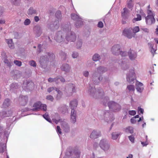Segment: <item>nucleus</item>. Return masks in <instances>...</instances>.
I'll return each mask as SVG.
<instances>
[{
    "label": "nucleus",
    "instance_id": "f257e3e1",
    "mask_svg": "<svg viewBox=\"0 0 158 158\" xmlns=\"http://www.w3.org/2000/svg\"><path fill=\"white\" fill-rule=\"evenodd\" d=\"M55 118L52 119V121L56 124H57L59 123H60L64 131L66 132H69V127L67 123L64 119L60 118L58 114H57ZM43 116L50 123H52V121L49 118L48 114L47 113H46Z\"/></svg>",
    "mask_w": 158,
    "mask_h": 158
},
{
    "label": "nucleus",
    "instance_id": "f03ea898",
    "mask_svg": "<svg viewBox=\"0 0 158 158\" xmlns=\"http://www.w3.org/2000/svg\"><path fill=\"white\" fill-rule=\"evenodd\" d=\"M107 71V68L102 66H100L97 68L92 75V79L93 83L96 85L98 84L102 79V77L100 76V75Z\"/></svg>",
    "mask_w": 158,
    "mask_h": 158
},
{
    "label": "nucleus",
    "instance_id": "7ed1b4c3",
    "mask_svg": "<svg viewBox=\"0 0 158 158\" xmlns=\"http://www.w3.org/2000/svg\"><path fill=\"white\" fill-rule=\"evenodd\" d=\"M54 58L55 55L52 53L47 52L44 53L40 58L39 62L41 67L44 69L47 66L48 60H53Z\"/></svg>",
    "mask_w": 158,
    "mask_h": 158
},
{
    "label": "nucleus",
    "instance_id": "20e7f679",
    "mask_svg": "<svg viewBox=\"0 0 158 158\" xmlns=\"http://www.w3.org/2000/svg\"><path fill=\"white\" fill-rule=\"evenodd\" d=\"M71 28L70 25H67L63 28V31L66 33L65 37L66 40L74 42L76 39L77 36L74 32L71 31Z\"/></svg>",
    "mask_w": 158,
    "mask_h": 158
},
{
    "label": "nucleus",
    "instance_id": "39448f33",
    "mask_svg": "<svg viewBox=\"0 0 158 158\" xmlns=\"http://www.w3.org/2000/svg\"><path fill=\"white\" fill-rule=\"evenodd\" d=\"M98 118L101 120H104L107 123H109L114 120L113 115L107 111H99L98 112Z\"/></svg>",
    "mask_w": 158,
    "mask_h": 158
},
{
    "label": "nucleus",
    "instance_id": "423d86ee",
    "mask_svg": "<svg viewBox=\"0 0 158 158\" xmlns=\"http://www.w3.org/2000/svg\"><path fill=\"white\" fill-rule=\"evenodd\" d=\"M88 93L91 96L94 98H97L102 95L104 94L103 90L101 89L96 90L95 87L90 86L88 89Z\"/></svg>",
    "mask_w": 158,
    "mask_h": 158
},
{
    "label": "nucleus",
    "instance_id": "0eeeda50",
    "mask_svg": "<svg viewBox=\"0 0 158 158\" xmlns=\"http://www.w3.org/2000/svg\"><path fill=\"white\" fill-rule=\"evenodd\" d=\"M70 106L71 109V121L73 123L76 122V112L74 110L77 105V100L76 99L71 101L70 103Z\"/></svg>",
    "mask_w": 158,
    "mask_h": 158
},
{
    "label": "nucleus",
    "instance_id": "6e6552de",
    "mask_svg": "<svg viewBox=\"0 0 158 158\" xmlns=\"http://www.w3.org/2000/svg\"><path fill=\"white\" fill-rule=\"evenodd\" d=\"M135 76L134 69L132 68L130 69L129 73L127 74V81L132 84L134 83L136 79Z\"/></svg>",
    "mask_w": 158,
    "mask_h": 158
},
{
    "label": "nucleus",
    "instance_id": "1a4fd4ad",
    "mask_svg": "<svg viewBox=\"0 0 158 158\" xmlns=\"http://www.w3.org/2000/svg\"><path fill=\"white\" fill-rule=\"evenodd\" d=\"M71 17L72 19L76 21V27L78 28L83 25V22L82 19L79 17L78 15L76 14H72Z\"/></svg>",
    "mask_w": 158,
    "mask_h": 158
},
{
    "label": "nucleus",
    "instance_id": "9d476101",
    "mask_svg": "<svg viewBox=\"0 0 158 158\" xmlns=\"http://www.w3.org/2000/svg\"><path fill=\"white\" fill-rule=\"evenodd\" d=\"M99 145L101 149L105 152L109 150L110 146L108 141L105 139H102L100 140Z\"/></svg>",
    "mask_w": 158,
    "mask_h": 158
},
{
    "label": "nucleus",
    "instance_id": "9b49d317",
    "mask_svg": "<svg viewBox=\"0 0 158 158\" xmlns=\"http://www.w3.org/2000/svg\"><path fill=\"white\" fill-rule=\"evenodd\" d=\"M34 108L32 109L33 111H38L42 110L46 111L47 110V106L44 104H42L40 102H38L34 103L33 105Z\"/></svg>",
    "mask_w": 158,
    "mask_h": 158
},
{
    "label": "nucleus",
    "instance_id": "f8f14e48",
    "mask_svg": "<svg viewBox=\"0 0 158 158\" xmlns=\"http://www.w3.org/2000/svg\"><path fill=\"white\" fill-rule=\"evenodd\" d=\"M109 109L114 112L119 111L121 109L120 106L117 103L112 101L109 102L108 103Z\"/></svg>",
    "mask_w": 158,
    "mask_h": 158
},
{
    "label": "nucleus",
    "instance_id": "ddd939ff",
    "mask_svg": "<svg viewBox=\"0 0 158 158\" xmlns=\"http://www.w3.org/2000/svg\"><path fill=\"white\" fill-rule=\"evenodd\" d=\"M80 152L78 151H75L72 154L70 152H66L64 158H80Z\"/></svg>",
    "mask_w": 158,
    "mask_h": 158
},
{
    "label": "nucleus",
    "instance_id": "4468645a",
    "mask_svg": "<svg viewBox=\"0 0 158 158\" xmlns=\"http://www.w3.org/2000/svg\"><path fill=\"white\" fill-rule=\"evenodd\" d=\"M63 30L57 32L54 37L55 40L57 42L60 43L63 42L64 39Z\"/></svg>",
    "mask_w": 158,
    "mask_h": 158
},
{
    "label": "nucleus",
    "instance_id": "2eb2a0df",
    "mask_svg": "<svg viewBox=\"0 0 158 158\" xmlns=\"http://www.w3.org/2000/svg\"><path fill=\"white\" fill-rule=\"evenodd\" d=\"M123 34L129 39L135 37L136 34H133L132 33L131 30L130 28L125 29L123 31Z\"/></svg>",
    "mask_w": 158,
    "mask_h": 158
},
{
    "label": "nucleus",
    "instance_id": "dca6fc26",
    "mask_svg": "<svg viewBox=\"0 0 158 158\" xmlns=\"http://www.w3.org/2000/svg\"><path fill=\"white\" fill-rule=\"evenodd\" d=\"M129 60L125 58H123L121 60H119L118 63L120 64L121 68L124 70L127 69L128 67V63Z\"/></svg>",
    "mask_w": 158,
    "mask_h": 158
},
{
    "label": "nucleus",
    "instance_id": "f3484780",
    "mask_svg": "<svg viewBox=\"0 0 158 158\" xmlns=\"http://www.w3.org/2000/svg\"><path fill=\"white\" fill-rule=\"evenodd\" d=\"M121 46L119 44H116L114 45L111 48L112 53L115 55H118L120 52Z\"/></svg>",
    "mask_w": 158,
    "mask_h": 158
},
{
    "label": "nucleus",
    "instance_id": "a211bd4d",
    "mask_svg": "<svg viewBox=\"0 0 158 158\" xmlns=\"http://www.w3.org/2000/svg\"><path fill=\"white\" fill-rule=\"evenodd\" d=\"M141 14L142 16H143L145 17V22L146 24L148 25H150L152 24L155 23L156 21L154 17H146V15L141 12Z\"/></svg>",
    "mask_w": 158,
    "mask_h": 158
},
{
    "label": "nucleus",
    "instance_id": "6ab92c4d",
    "mask_svg": "<svg viewBox=\"0 0 158 158\" xmlns=\"http://www.w3.org/2000/svg\"><path fill=\"white\" fill-rule=\"evenodd\" d=\"M48 81L49 82H55L56 83H58L60 81L61 82H64L65 81V79L61 76H58L55 78H49L48 79Z\"/></svg>",
    "mask_w": 158,
    "mask_h": 158
},
{
    "label": "nucleus",
    "instance_id": "aec40b11",
    "mask_svg": "<svg viewBox=\"0 0 158 158\" xmlns=\"http://www.w3.org/2000/svg\"><path fill=\"white\" fill-rule=\"evenodd\" d=\"M53 90H55L57 93L56 96V98L57 99H60L61 97L63 94L59 90V89L54 87H52L48 88L47 91L48 92L50 93Z\"/></svg>",
    "mask_w": 158,
    "mask_h": 158
},
{
    "label": "nucleus",
    "instance_id": "412c9836",
    "mask_svg": "<svg viewBox=\"0 0 158 158\" xmlns=\"http://www.w3.org/2000/svg\"><path fill=\"white\" fill-rule=\"evenodd\" d=\"M4 135H5V136L6 138V140L4 143H3L2 142V140H1V142L0 143V153H3L5 150L6 148V142L7 141V139L8 138V133H7V134H6V132H4Z\"/></svg>",
    "mask_w": 158,
    "mask_h": 158
},
{
    "label": "nucleus",
    "instance_id": "4be33fe9",
    "mask_svg": "<svg viewBox=\"0 0 158 158\" xmlns=\"http://www.w3.org/2000/svg\"><path fill=\"white\" fill-rule=\"evenodd\" d=\"M128 55L130 59L133 61L137 57V52L133 50H130L128 52Z\"/></svg>",
    "mask_w": 158,
    "mask_h": 158
},
{
    "label": "nucleus",
    "instance_id": "5701e85b",
    "mask_svg": "<svg viewBox=\"0 0 158 158\" xmlns=\"http://www.w3.org/2000/svg\"><path fill=\"white\" fill-rule=\"evenodd\" d=\"M28 101V97L27 96H20L19 98V104L22 106L25 105Z\"/></svg>",
    "mask_w": 158,
    "mask_h": 158
},
{
    "label": "nucleus",
    "instance_id": "b1692460",
    "mask_svg": "<svg viewBox=\"0 0 158 158\" xmlns=\"http://www.w3.org/2000/svg\"><path fill=\"white\" fill-rule=\"evenodd\" d=\"M101 135L100 131L94 130L90 135V137L92 139H95L100 137Z\"/></svg>",
    "mask_w": 158,
    "mask_h": 158
},
{
    "label": "nucleus",
    "instance_id": "393cba45",
    "mask_svg": "<svg viewBox=\"0 0 158 158\" xmlns=\"http://www.w3.org/2000/svg\"><path fill=\"white\" fill-rule=\"evenodd\" d=\"M34 31L37 37L40 36L42 33L41 27L39 25H37L34 27Z\"/></svg>",
    "mask_w": 158,
    "mask_h": 158
},
{
    "label": "nucleus",
    "instance_id": "a878e982",
    "mask_svg": "<svg viewBox=\"0 0 158 158\" xmlns=\"http://www.w3.org/2000/svg\"><path fill=\"white\" fill-rule=\"evenodd\" d=\"M59 21L56 20L55 22H53L50 25V28L52 31L57 29L59 27Z\"/></svg>",
    "mask_w": 158,
    "mask_h": 158
},
{
    "label": "nucleus",
    "instance_id": "bb28decb",
    "mask_svg": "<svg viewBox=\"0 0 158 158\" xmlns=\"http://www.w3.org/2000/svg\"><path fill=\"white\" fill-rule=\"evenodd\" d=\"M136 89L139 93H141L143 89V84L140 82L137 81L135 84Z\"/></svg>",
    "mask_w": 158,
    "mask_h": 158
},
{
    "label": "nucleus",
    "instance_id": "cd10ccee",
    "mask_svg": "<svg viewBox=\"0 0 158 158\" xmlns=\"http://www.w3.org/2000/svg\"><path fill=\"white\" fill-rule=\"evenodd\" d=\"M68 87V91L70 93V95H71L73 93L76 92V87H75V85L73 83L69 84Z\"/></svg>",
    "mask_w": 158,
    "mask_h": 158
},
{
    "label": "nucleus",
    "instance_id": "c85d7f7f",
    "mask_svg": "<svg viewBox=\"0 0 158 158\" xmlns=\"http://www.w3.org/2000/svg\"><path fill=\"white\" fill-rule=\"evenodd\" d=\"M130 11L126 7L124 8L121 11V15L123 19L127 18L129 13Z\"/></svg>",
    "mask_w": 158,
    "mask_h": 158
},
{
    "label": "nucleus",
    "instance_id": "c756f323",
    "mask_svg": "<svg viewBox=\"0 0 158 158\" xmlns=\"http://www.w3.org/2000/svg\"><path fill=\"white\" fill-rule=\"evenodd\" d=\"M14 112H13L12 110L8 111L6 112L5 111L1 112L0 113V117L1 118H3L9 116L12 114V113H13Z\"/></svg>",
    "mask_w": 158,
    "mask_h": 158
},
{
    "label": "nucleus",
    "instance_id": "7c9ffc66",
    "mask_svg": "<svg viewBox=\"0 0 158 158\" xmlns=\"http://www.w3.org/2000/svg\"><path fill=\"white\" fill-rule=\"evenodd\" d=\"M147 16L146 17H154L155 13L154 12L152 11V9L150 7V6L149 5L147 7Z\"/></svg>",
    "mask_w": 158,
    "mask_h": 158
},
{
    "label": "nucleus",
    "instance_id": "2f4dec72",
    "mask_svg": "<svg viewBox=\"0 0 158 158\" xmlns=\"http://www.w3.org/2000/svg\"><path fill=\"white\" fill-rule=\"evenodd\" d=\"M61 69L62 70L65 72L68 73L70 70L71 67L68 64L65 63L62 64L61 67Z\"/></svg>",
    "mask_w": 158,
    "mask_h": 158
},
{
    "label": "nucleus",
    "instance_id": "473e14b6",
    "mask_svg": "<svg viewBox=\"0 0 158 158\" xmlns=\"http://www.w3.org/2000/svg\"><path fill=\"white\" fill-rule=\"evenodd\" d=\"M148 45L150 47L151 53L154 56L157 49L156 45H154V44L151 42L148 43Z\"/></svg>",
    "mask_w": 158,
    "mask_h": 158
},
{
    "label": "nucleus",
    "instance_id": "72a5a7b5",
    "mask_svg": "<svg viewBox=\"0 0 158 158\" xmlns=\"http://www.w3.org/2000/svg\"><path fill=\"white\" fill-rule=\"evenodd\" d=\"M58 110L63 114H64L68 111V106L65 105H63L58 108Z\"/></svg>",
    "mask_w": 158,
    "mask_h": 158
},
{
    "label": "nucleus",
    "instance_id": "f704fd0d",
    "mask_svg": "<svg viewBox=\"0 0 158 158\" xmlns=\"http://www.w3.org/2000/svg\"><path fill=\"white\" fill-rule=\"evenodd\" d=\"M124 131L127 133L132 134L134 131V128L131 126H128L124 129Z\"/></svg>",
    "mask_w": 158,
    "mask_h": 158
},
{
    "label": "nucleus",
    "instance_id": "c9c22d12",
    "mask_svg": "<svg viewBox=\"0 0 158 158\" xmlns=\"http://www.w3.org/2000/svg\"><path fill=\"white\" fill-rule=\"evenodd\" d=\"M121 135V132H113L111 134V138L113 140H116Z\"/></svg>",
    "mask_w": 158,
    "mask_h": 158
},
{
    "label": "nucleus",
    "instance_id": "e433bc0d",
    "mask_svg": "<svg viewBox=\"0 0 158 158\" xmlns=\"http://www.w3.org/2000/svg\"><path fill=\"white\" fill-rule=\"evenodd\" d=\"M127 89V91L130 93H133L135 90V86L132 85H128Z\"/></svg>",
    "mask_w": 158,
    "mask_h": 158
},
{
    "label": "nucleus",
    "instance_id": "4c0bfd02",
    "mask_svg": "<svg viewBox=\"0 0 158 158\" xmlns=\"http://www.w3.org/2000/svg\"><path fill=\"white\" fill-rule=\"evenodd\" d=\"M15 114L13 115V117L11 120L10 118H9L7 121L6 124L7 127H9L10 126L11 123L16 120V118L15 117Z\"/></svg>",
    "mask_w": 158,
    "mask_h": 158
},
{
    "label": "nucleus",
    "instance_id": "58836bf2",
    "mask_svg": "<svg viewBox=\"0 0 158 158\" xmlns=\"http://www.w3.org/2000/svg\"><path fill=\"white\" fill-rule=\"evenodd\" d=\"M101 59L100 55L98 53H95L92 57V60L93 61L96 62L99 60Z\"/></svg>",
    "mask_w": 158,
    "mask_h": 158
},
{
    "label": "nucleus",
    "instance_id": "ea45409f",
    "mask_svg": "<svg viewBox=\"0 0 158 158\" xmlns=\"http://www.w3.org/2000/svg\"><path fill=\"white\" fill-rule=\"evenodd\" d=\"M6 42L8 44V46L11 49H13L14 48V43L12 41V40L10 39H7L6 40Z\"/></svg>",
    "mask_w": 158,
    "mask_h": 158
},
{
    "label": "nucleus",
    "instance_id": "a19ab883",
    "mask_svg": "<svg viewBox=\"0 0 158 158\" xmlns=\"http://www.w3.org/2000/svg\"><path fill=\"white\" fill-rule=\"evenodd\" d=\"M10 104V100L9 99H5L2 105L3 108H6L8 107Z\"/></svg>",
    "mask_w": 158,
    "mask_h": 158
},
{
    "label": "nucleus",
    "instance_id": "79ce46f5",
    "mask_svg": "<svg viewBox=\"0 0 158 158\" xmlns=\"http://www.w3.org/2000/svg\"><path fill=\"white\" fill-rule=\"evenodd\" d=\"M37 13L36 10L33 7H30L27 11V14L29 15H32Z\"/></svg>",
    "mask_w": 158,
    "mask_h": 158
},
{
    "label": "nucleus",
    "instance_id": "37998d69",
    "mask_svg": "<svg viewBox=\"0 0 158 158\" xmlns=\"http://www.w3.org/2000/svg\"><path fill=\"white\" fill-rule=\"evenodd\" d=\"M127 5L129 9L132 10V8L134 6L132 0H127Z\"/></svg>",
    "mask_w": 158,
    "mask_h": 158
},
{
    "label": "nucleus",
    "instance_id": "c03bdc74",
    "mask_svg": "<svg viewBox=\"0 0 158 158\" xmlns=\"http://www.w3.org/2000/svg\"><path fill=\"white\" fill-rule=\"evenodd\" d=\"M132 31L133 34H135V33L139 31L140 29L139 26H135L131 29Z\"/></svg>",
    "mask_w": 158,
    "mask_h": 158
},
{
    "label": "nucleus",
    "instance_id": "a18cd8bd",
    "mask_svg": "<svg viewBox=\"0 0 158 158\" xmlns=\"http://www.w3.org/2000/svg\"><path fill=\"white\" fill-rule=\"evenodd\" d=\"M19 85H18V84L16 83H13L11 84L10 86V88L12 90H14V89H17L19 88Z\"/></svg>",
    "mask_w": 158,
    "mask_h": 158
},
{
    "label": "nucleus",
    "instance_id": "49530a36",
    "mask_svg": "<svg viewBox=\"0 0 158 158\" xmlns=\"http://www.w3.org/2000/svg\"><path fill=\"white\" fill-rule=\"evenodd\" d=\"M60 55L63 60H65L66 59L67 54L65 52H61L60 53Z\"/></svg>",
    "mask_w": 158,
    "mask_h": 158
},
{
    "label": "nucleus",
    "instance_id": "de8ad7c7",
    "mask_svg": "<svg viewBox=\"0 0 158 158\" xmlns=\"http://www.w3.org/2000/svg\"><path fill=\"white\" fill-rule=\"evenodd\" d=\"M11 3L14 5L18 6L20 2V0H10Z\"/></svg>",
    "mask_w": 158,
    "mask_h": 158
},
{
    "label": "nucleus",
    "instance_id": "09e8293b",
    "mask_svg": "<svg viewBox=\"0 0 158 158\" xmlns=\"http://www.w3.org/2000/svg\"><path fill=\"white\" fill-rule=\"evenodd\" d=\"M56 17L60 20L61 19V12L60 11H57L55 14Z\"/></svg>",
    "mask_w": 158,
    "mask_h": 158
},
{
    "label": "nucleus",
    "instance_id": "8fccbe9b",
    "mask_svg": "<svg viewBox=\"0 0 158 158\" xmlns=\"http://www.w3.org/2000/svg\"><path fill=\"white\" fill-rule=\"evenodd\" d=\"M136 16L137 17L135 18L133 20V23H135L136 21H140L141 20V17L140 15L137 14Z\"/></svg>",
    "mask_w": 158,
    "mask_h": 158
},
{
    "label": "nucleus",
    "instance_id": "3c124183",
    "mask_svg": "<svg viewBox=\"0 0 158 158\" xmlns=\"http://www.w3.org/2000/svg\"><path fill=\"white\" fill-rule=\"evenodd\" d=\"M4 62L5 64H7V66H8L10 67L11 66L12 62H11L10 60L6 59L4 60Z\"/></svg>",
    "mask_w": 158,
    "mask_h": 158
},
{
    "label": "nucleus",
    "instance_id": "603ef678",
    "mask_svg": "<svg viewBox=\"0 0 158 158\" xmlns=\"http://www.w3.org/2000/svg\"><path fill=\"white\" fill-rule=\"evenodd\" d=\"M82 44V41L81 40H78L77 43V48H80Z\"/></svg>",
    "mask_w": 158,
    "mask_h": 158
},
{
    "label": "nucleus",
    "instance_id": "864d4df0",
    "mask_svg": "<svg viewBox=\"0 0 158 158\" xmlns=\"http://www.w3.org/2000/svg\"><path fill=\"white\" fill-rule=\"evenodd\" d=\"M30 83V82H28L27 81H24L23 82V85H22V87L24 89H25V87H27V88L29 86V84Z\"/></svg>",
    "mask_w": 158,
    "mask_h": 158
},
{
    "label": "nucleus",
    "instance_id": "5fc2aeb1",
    "mask_svg": "<svg viewBox=\"0 0 158 158\" xmlns=\"http://www.w3.org/2000/svg\"><path fill=\"white\" fill-rule=\"evenodd\" d=\"M119 54H120L122 57H125L127 56L128 53H127V52L125 51H120Z\"/></svg>",
    "mask_w": 158,
    "mask_h": 158
},
{
    "label": "nucleus",
    "instance_id": "6e6d98bb",
    "mask_svg": "<svg viewBox=\"0 0 158 158\" xmlns=\"http://www.w3.org/2000/svg\"><path fill=\"white\" fill-rule=\"evenodd\" d=\"M56 131L58 133V135L60 136V135L62 134V132L59 126H57L56 128Z\"/></svg>",
    "mask_w": 158,
    "mask_h": 158
},
{
    "label": "nucleus",
    "instance_id": "4d7b16f0",
    "mask_svg": "<svg viewBox=\"0 0 158 158\" xmlns=\"http://www.w3.org/2000/svg\"><path fill=\"white\" fill-rule=\"evenodd\" d=\"M14 63L15 65L19 67L22 65V62L19 60H15L14 61Z\"/></svg>",
    "mask_w": 158,
    "mask_h": 158
},
{
    "label": "nucleus",
    "instance_id": "13d9d810",
    "mask_svg": "<svg viewBox=\"0 0 158 158\" xmlns=\"http://www.w3.org/2000/svg\"><path fill=\"white\" fill-rule=\"evenodd\" d=\"M29 64L33 67H35L36 66L35 62L33 60L30 61L29 62Z\"/></svg>",
    "mask_w": 158,
    "mask_h": 158
},
{
    "label": "nucleus",
    "instance_id": "bf43d9fd",
    "mask_svg": "<svg viewBox=\"0 0 158 158\" xmlns=\"http://www.w3.org/2000/svg\"><path fill=\"white\" fill-rule=\"evenodd\" d=\"M83 74L85 77H88L89 76V73L88 71H84L83 72Z\"/></svg>",
    "mask_w": 158,
    "mask_h": 158
},
{
    "label": "nucleus",
    "instance_id": "052dcab7",
    "mask_svg": "<svg viewBox=\"0 0 158 158\" xmlns=\"http://www.w3.org/2000/svg\"><path fill=\"white\" fill-rule=\"evenodd\" d=\"M128 138L130 140L132 143L134 142L135 138L133 135H131L128 136Z\"/></svg>",
    "mask_w": 158,
    "mask_h": 158
},
{
    "label": "nucleus",
    "instance_id": "680f3d73",
    "mask_svg": "<svg viewBox=\"0 0 158 158\" xmlns=\"http://www.w3.org/2000/svg\"><path fill=\"white\" fill-rule=\"evenodd\" d=\"M46 98L47 99L50 100L51 101H53L54 99V98L51 95H47L46 96Z\"/></svg>",
    "mask_w": 158,
    "mask_h": 158
},
{
    "label": "nucleus",
    "instance_id": "e2e57ef3",
    "mask_svg": "<svg viewBox=\"0 0 158 158\" xmlns=\"http://www.w3.org/2000/svg\"><path fill=\"white\" fill-rule=\"evenodd\" d=\"M31 23V21L29 19H26L24 21V24L25 25H29Z\"/></svg>",
    "mask_w": 158,
    "mask_h": 158
},
{
    "label": "nucleus",
    "instance_id": "0e129e2a",
    "mask_svg": "<svg viewBox=\"0 0 158 158\" xmlns=\"http://www.w3.org/2000/svg\"><path fill=\"white\" fill-rule=\"evenodd\" d=\"M140 29L145 32L148 33L149 32V30L148 28L143 27H140Z\"/></svg>",
    "mask_w": 158,
    "mask_h": 158
},
{
    "label": "nucleus",
    "instance_id": "69168bd1",
    "mask_svg": "<svg viewBox=\"0 0 158 158\" xmlns=\"http://www.w3.org/2000/svg\"><path fill=\"white\" fill-rule=\"evenodd\" d=\"M78 56V53L77 52H73L72 56L73 58H75L77 57Z\"/></svg>",
    "mask_w": 158,
    "mask_h": 158
},
{
    "label": "nucleus",
    "instance_id": "338daca9",
    "mask_svg": "<svg viewBox=\"0 0 158 158\" xmlns=\"http://www.w3.org/2000/svg\"><path fill=\"white\" fill-rule=\"evenodd\" d=\"M128 112L129 114L131 115H134L136 114V111L134 110H129Z\"/></svg>",
    "mask_w": 158,
    "mask_h": 158
},
{
    "label": "nucleus",
    "instance_id": "774afa93",
    "mask_svg": "<svg viewBox=\"0 0 158 158\" xmlns=\"http://www.w3.org/2000/svg\"><path fill=\"white\" fill-rule=\"evenodd\" d=\"M4 11V8L0 6V17H1Z\"/></svg>",
    "mask_w": 158,
    "mask_h": 158
}]
</instances>
